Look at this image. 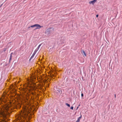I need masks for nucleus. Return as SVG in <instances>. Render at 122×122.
<instances>
[{
  "label": "nucleus",
  "mask_w": 122,
  "mask_h": 122,
  "mask_svg": "<svg viewBox=\"0 0 122 122\" xmlns=\"http://www.w3.org/2000/svg\"><path fill=\"white\" fill-rule=\"evenodd\" d=\"M10 108L7 106H5L4 108V110H2L1 112L2 115L4 118H6L7 115L8 113H9L8 112L10 111Z\"/></svg>",
  "instance_id": "1"
},
{
  "label": "nucleus",
  "mask_w": 122,
  "mask_h": 122,
  "mask_svg": "<svg viewBox=\"0 0 122 122\" xmlns=\"http://www.w3.org/2000/svg\"><path fill=\"white\" fill-rule=\"evenodd\" d=\"M30 27H36V29H39L41 27H43L42 26H41L40 25L38 24H35L34 25H31Z\"/></svg>",
  "instance_id": "2"
},
{
  "label": "nucleus",
  "mask_w": 122,
  "mask_h": 122,
  "mask_svg": "<svg viewBox=\"0 0 122 122\" xmlns=\"http://www.w3.org/2000/svg\"><path fill=\"white\" fill-rule=\"evenodd\" d=\"M97 1V0H94L93 1H90L89 2L90 4H92L93 5H94V4Z\"/></svg>",
  "instance_id": "3"
},
{
  "label": "nucleus",
  "mask_w": 122,
  "mask_h": 122,
  "mask_svg": "<svg viewBox=\"0 0 122 122\" xmlns=\"http://www.w3.org/2000/svg\"><path fill=\"white\" fill-rule=\"evenodd\" d=\"M82 118V115H81L80 117H79L77 119V120L76 121V122H79L80 119Z\"/></svg>",
  "instance_id": "4"
},
{
  "label": "nucleus",
  "mask_w": 122,
  "mask_h": 122,
  "mask_svg": "<svg viewBox=\"0 0 122 122\" xmlns=\"http://www.w3.org/2000/svg\"><path fill=\"white\" fill-rule=\"evenodd\" d=\"M12 53H11L10 55V61L12 59Z\"/></svg>",
  "instance_id": "5"
},
{
  "label": "nucleus",
  "mask_w": 122,
  "mask_h": 122,
  "mask_svg": "<svg viewBox=\"0 0 122 122\" xmlns=\"http://www.w3.org/2000/svg\"><path fill=\"white\" fill-rule=\"evenodd\" d=\"M36 54V53L34 52L33 53L32 55V56H31V57H32V58L34 56H35V55Z\"/></svg>",
  "instance_id": "6"
},
{
  "label": "nucleus",
  "mask_w": 122,
  "mask_h": 122,
  "mask_svg": "<svg viewBox=\"0 0 122 122\" xmlns=\"http://www.w3.org/2000/svg\"><path fill=\"white\" fill-rule=\"evenodd\" d=\"M83 53H82V54L84 55L85 56H86V54L85 53V52L83 50Z\"/></svg>",
  "instance_id": "7"
},
{
  "label": "nucleus",
  "mask_w": 122,
  "mask_h": 122,
  "mask_svg": "<svg viewBox=\"0 0 122 122\" xmlns=\"http://www.w3.org/2000/svg\"><path fill=\"white\" fill-rule=\"evenodd\" d=\"M39 49H38L37 48L36 49L35 51L34 52L35 53H36L38 51Z\"/></svg>",
  "instance_id": "8"
},
{
  "label": "nucleus",
  "mask_w": 122,
  "mask_h": 122,
  "mask_svg": "<svg viewBox=\"0 0 122 122\" xmlns=\"http://www.w3.org/2000/svg\"><path fill=\"white\" fill-rule=\"evenodd\" d=\"M42 45L41 44H40V45H39L38 46V47L37 48L38 49H39L40 46H41V45Z\"/></svg>",
  "instance_id": "9"
},
{
  "label": "nucleus",
  "mask_w": 122,
  "mask_h": 122,
  "mask_svg": "<svg viewBox=\"0 0 122 122\" xmlns=\"http://www.w3.org/2000/svg\"><path fill=\"white\" fill-rule=\"evenodd\" d=\"M66 105L69 107H70V105L69 104H68V103H66Z\"/></svg>",
  "instance_id": "10"
},
{
  "label": "nucleus",
  "mask_w": 122,
  "mask_h": 122,
  "mask_svg": "<svg viewBox=\"0 0 122 122\" xmlns=\"http://www.w3.org/2000/svg\"><path fill=\"white\" fill-rule=\"evenodd\" d=\"M71 109L72 110H73V107H71Z\"/></svg>",
  "instance_id": "11"
},
{
  "label": "nucleus",
  "mask_w": 122,
  "mask_h": 122,
  "mask_svg": "<svg viewBox=\"0 0 122 122\" xmlns=\"http://www.w3.org/2000/svg\"><path fill=\"white\" fill-rule=\"evenodd\" d=\"M81 96L82 97H83V93H82L81 94Z\"/></svg>",
  "instance_id": "12"
},
{
  "label": "nucleus",
  "mask_w": 122,
  "mask_h": 122,
  "mask_svg": "<svg viewBox=\"0 0 122 122\" xmlns=\"http://www.w3.org/2000/svg\"><path fill=\"white\" fill-rule=\"evenodd\" d=\"M98 15H96V17L97 18V17H98Z\"/></svg>",
  "instance_id": "13"
},
{
  "label": "nucleus",
  "mask_w": 122,
  "mask_h": 122,
  "mask_svg": "<svg viewBox=\"0 0 122 122\" xmlns=\"http://www.w3.org/2000/svg\"><path fill=\"white\" fill-rule=\"evenodd\" d=\"M3 97H2V99H3Z\"/></svg>",
  "instance_id": "14"
},
{
  "label": "nucleus",
  "mask_w": 122,
  "mask_h": 122,
  "mask_svg": "<svg viewBox=\"0 0 122 122\" xmlns=\"http://www.w3.org/2000/svg\"><path fill=\"white\" fill-rule=\"evenodd\" d=\"M115 97H116V95H115Z\"/></svg>",
  "instance_id": "15"
},
{
  "label": "nucleus",
  "mask_w": 122,
  "mask_h": 122,
  "mask_svg": "<svg viewBox=\"0 0 122 122\" xmlns=\"http://www.w3.org/2000/svg\"><path fill=\"white\" fill-rule=\"evenodd\" d=\"M28 104H30V103H28Z\"/></svg>",
  "instance_id": "16"
},
{
  "label": "nucleus",
  "mask_w": 122,
  "mask_h": 122,
  "mask_svg": "<svg viewBox=\"0 0 122 122\" xmlns=\"http://www.w3.org/2000/svg\"><path fill=\"white\" fill-rule=\"evenodd\" d=\"M30 27H29V28H30Z\"/></svg>",
  "instance_id": "17"
},
{
  "label": "nucleus",
  "mask_w": 122,
  "mask_h": 122,
  "mask_svg": "<svg viewBox=\"0 0 122 122\" xmlns=\"http://www.w3.org/2000/svg\"><path fill=\"white\" fill-rule=\"evenodd\" d=\"M78 108V107H77V109Z\"/></svg>",
  "instance_id": "18"
}]
</instances>
